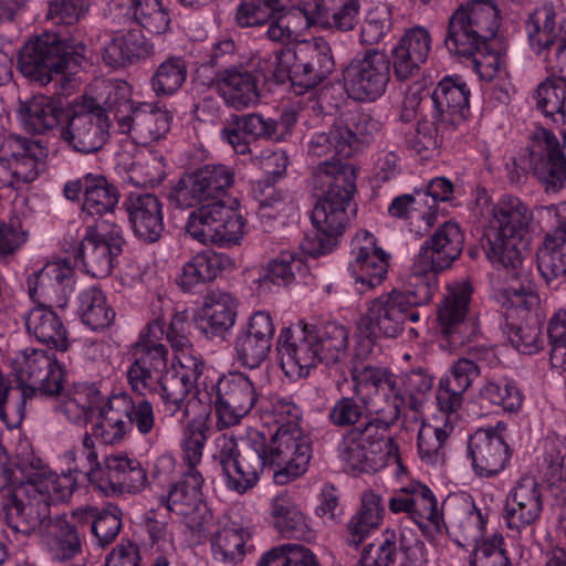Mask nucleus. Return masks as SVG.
Returning <instances> with one entry per match:
<instances>
[{"label": "nucleus", "mask_w": 566, "mask_h": 566, "mask_svg": "<svg viewBox=\"0 0 566 566\" xmlns=\"http://www.w3.org/2000/svg\"><path fill=\"white\" fill-rule=\"evenodd\" d=\"M258 413L277 426L269 441L260 432L251 436L241 450L234 437L221 434L216 441L214 459L226 485L239 494L252 489L265 469L273 472L276 483L285 484L305 473L312 458L311 438L301 427L303 411L292 397L261 399Z\"/></svg>", "instance_id": "1"}, {"label": "nucleus", "mask_w": 566, "mask_h": 566, "mask_svg": "<svg viewBox=\"0 0 566 566\" xmlns=\"http://www.w3.org/2000/svg\"><path fill=\"white\" fill-rule=\"evenodd\" d=\"M235 171L223 164H208L182 176L168 192L169 202L179 209L200 206L190 212L186 230L201 243L221 247L238 244L244 233L242 214L221 197L233 187Z\"/></svg>", "instance_id": "2"}, {"label": "nucleus", "mask_w": 566, "mask_h": 566, "mask_svg": "<svg viewBox=\"0 0 566 566\" xmlns=\"http://www.w3.org/2000/svg\"><path fill=\"white\" fill-rule=\"evenodd\" d=\"M533 214L517 197L502 196L493 206L486 255L493 264L505 270V287L501 291L503 306L528 312L539 303L536 285L518 244L528 228Z\"/></svg>", "instance_id": "3"}, {"label": "nucleus", "mask_w": 566, "mask_h": 566, "mask_svg": "<svg viewBox=\"0 0 566 566\" xmlns=\"http://www.w3.org/2000/svg\"><path fill=\"white\" fill-rule=\"evenodd\" d=\"M353 165L319 163L311 174L310 185L318 197L311 220L315 230L305 234L301 247L304 253L319 256L332 252L349 221L347 209L356 190Z\"/></svg>", "instance_id": "4"}, {"label": "nucleus", "mask_w": 566, "mask_h": 566, "mask_svg": "<svg viewBox=\"0 0 566 566\" xmlns=\"http://www.w3.org/2000/svg\"><path fill=\"white\" fill-rule=\"evenodd\" d=\"M433 295L430 287L409 274L406 292L392 290L367 303L361 328L368 338H397L409 323L420 321L419 307L429 304Z\"/></svg>", "instance_id": "5"}, {"label": "nucleus", "mask_w": 566, "mask_h": 566, "mask_svg": "<svg viewBox=\"0 0 566 566\" xmlns=\"http://www.w3.org/2000/svg\"><path fill=\"white\" fill-rule=\"evenodd\" d=\"M500 28V11L493 0H471L461 3L448 18L443 46L462 60L485 48Z\"/></svg>", "instance_id": "6"}, {"label": "nucleus", "mask_w": 566, "mask_h": 566, "mask_svg": "<svg viewBox=\"0 0 566 566\" xmlns=\"http://www.w3.org/2000/svg\"><path fill=\"white\" fill-rule=\"evenodd\" d=\"M85 51L83 42L69 43L55 33L45 32L24 44L18 64L23 76L46 85L54 74L65 70L75 72L85 60Z\"/></svg>", "instance_id": "7"}, {"label": "nucleus", "mask_w": 566, "mask_h": 566, "mask_svg": "<svg viewBox=\"0 0 566 566\" xmlns=\"http://www.w3.org/2000/svg\"><path fill=\"white\" fill-rule=\"evenodd\" d=\"M275 74L287 77L296 94H304L325 81L335 69L329 43L323 38H314L283 49L276 54Z\"/></svg>", "instance_id": "8"}, {"label": "nucleus", "mask_w": 566, "mask_h": 566, "mask_svg": "<svg viewBox=\"0 0 566 566\" xmlns=\"http://www.w3.org/2000/svg\"><path fill=\"white\" fill-rule=\"evenodd\" d=\"M105 104L117 123L118 132L139 144L157 142L170 129L172 115L148 103L135 105L126 85L112 86Z\"/></svg>", "instance_id": "9"}, {"label": "nucleus", "mask_w": 566, "mask_h": 566, "mask_svg": "<svg viewBox=\"0 0 566 566\" xmlns=\"http://www.w3.org/2000/svg\"><path fill=\"white\" fill-rule=\"evenodd\" d=\"M463 247L464 233L457 222L447 221L440 224L420 247L409 274L436 294L439 287L438 274L460 258Z\"/></svg>", "instance_id": "10"}, {"label": "nucleus", "mask_w": 566, "mask_h": 566, "mask_svg": "<svg viewBox=\"0 0 566 566\" xmlns=\"http://www.w3.org/2000/svg\"><path fill=\"white\" fill-rule=\"evenodd\" d=\"M126 240L115 220H95L86 226L85 234L75 249V259L93 277H107L122 254Z\"/></svg>", "instance_id": "11"}, {"label": "nucleus", "mask_w": 566, "mask_h": 566, "mask_svg": "<svg viewBox=\"0 0 566 566\" xmlns=\"http://www.w3.org/2000/svg\"><path fill=\"white\" fill-rule=\"evenodd\" d=\"M111 116L106 104L103 107L93 97H84L66 111L61 137L75 151L97 153L107 142Z\"/></svg>", "instance_id": "12"}, {"label": "nucleus", "mask_w": 566, "mask_h": 566, "mask_svg": "<svg viewBox=\"0 0 566 566\" xmlns=\"http://www.w3.org/2000/svg\"><path fill=\"white\" fill-rule=\"evenodd\" d=\"M390 59L385 51L369 49L356 55L343 70L347 95L358 102L379 98L390 81Z\"/></svg>", "instance_id": "13"}, {"label": "nucleus", "mask_w": 566, "mask_h": 566, "mask_svg": "<svg viewBox=\"0 0 566 566\" xmlns=\"http://www.w3.org/2000/svg\"><path fill=\"white\" fill-rule=\"evenodd\" d=\"M218 424L229 428L240 423L261 399L252 380L243 373H229L210 384Z\"/></svg>", "instance_id": "14"}, {"label": "nucleus", "mask_w": 566, "mask_h": 566, "mask_svg": "<svg viewBox=\"0 0 566 566\" xmlns=\"http://www.w3.org/2000/svg\"><path fill=\"white\" fill-rule=\"evenodd\" d=\"M472 287L467 282L448 287L438 308L441 334L450 347L458 348L471 343L480 333L478 323L468 316Z\"/></svg>", "instance_id": "15"}, {"label": "nucleus", "mask_w": 566, "mask_h": 566, "mask_svg": "<svg viewBox=\"0 0 566 566\" xmlns=\"http://www.w3.org/2000/svg\"><path fill=\"white\" fill-rule=\"evenodd\" d=\"M203 483L200 471H185L158 497L159 504L170 513L189 518V525L193 530L202 531L212 520L211 511L203 501Z\"/></svg>", "instance_id": "16"}, {"label": "nucleus", "mask_w": 566, "mask_h": 566, "mask_svg": "<svg viewBox=\"0 0 566 566\" xmlns=\"http://www.w3.org/2000/svg\"><path fill=\"white\" fill-rule=\"evenodd\" d=\"M306 323L283 327L276 339L279 365L291 380L306 378L319 361V355Z\"/></svg>", "instance_id": "17"}, {"label": "nucleus", "mask_w": 566, "mask_h": 566, "mask_svg": "<svg viewBox=\"0 0 566 566\" xmlns=\"http://www.w3.org/2000/svg\"><path fill=\"white\" fill-rule=\"evenodd\" d=\"M64 196L72 201L83 193L82 213L96 220H114L119 201L117 187L101 174H86L64 185Z\"/></svg>", "instance_id": "18"}, {"label": "nucleus", "mask_w": 566, "mask_h": 566, "mask_svg": "<svg viewBox=\"0 0 566 566\" xmlns=\"http://www.w3.org/2000/svg\"><path fill=\"white\" fill-rule=\"evenodd\" d=\"M543 511L542 493L535 478L522 476L512 490L502 516L512 532L521 537L525 532V541L534 537L533 525L539 520Z\"/></svg>", "instance_id": "19"}, {"label": "nucleus", "mask_w": 566, "mask_h": 566, "mask_svg": "<svg viewBox=\"0 0 566 566\" xmlns=\"http://www.w3.org/2000/svg\"><path fill=\"white\" fill-rule=\"evenodd\" d=\"M65 500H54L53 495L35 490L24 491L23 496L13 494L6 505L7 525L15 533L30 536L39 533L49 525L53 516L51 515V505Z\"/></svg>", "instance_id": "20"}, {"label": "nucleus", "mask_w": 566, "mask_h": 566, "mask_svg": "<svg viewBox=\"0 0 566 566\" xmlns=\"http://www.w3.org/2000/svg\"><path fill=\"white\" fill-rule=\"evenodd\" d=\"M531 165L547 186L560 188L566 180V130L563 144L546 128L534 132L530 144Z\"/></svg>", "instance_id": "21"}, {"label": "nucleus", "mask_w": 566, "mask_h": 566, "mask_svg": "<svg viewBox=\"0 0 566 566\" xmlns=\"http://www.w3.org/2000/svg\"><path fill=\"white\" fill-rule=\"evenodd\" d=\"M96 485L106 496H123L142 493L149 481L147 470L138 459L114 453L105 458Z\"/></svg>", "instance_id": "22"}, {"label": "nucleus", "mask_w": 566, "mask_h": 566, "mask_svg": "<svg viewBox=\"0 0 566 566\" xmlns=\"http://www.w3.org/2000/svg\"><path fill=\"white\" fill-rule=\"evenodd\" d=\"M274 333L275 325L270 313L254 312L235 336L237 360L250 369L260 367L270 354Z\"/></svg>", "instance_id": "23"}, {"label": "nucleus", "mask_w": 566, "mask_h": 566, "mask_svg": "<svg viewBox=\"0 0 566 566\" xmlns=\"http://www.w3.org/2000/svg\"><path fill=\"white\" fill-rule=\"evenodd\" d=\"M352 255L348 272L364 287L360 293L382 283L388 272L389 254L377 247L373 233L361 231L355 235L352 240Z\"/></svg>", "instance_id": "24"}, {"label": "nucleus", "mask_w": 566, "mask_h": 566, "mask_svg": "<svg viewBox=\"0 0 566 566\" xmlns=\"http://www.w3.org/2000/svg\"><path fill=\"white\" fill-rule=\"evenodd\" d=\"M431 117L455 130L470 115V88L461 76H446L431 93Z\"/></svg>", "instance_id": "25"}, {"label": "nucleus", "mask_w": 566, "mask_h": 566, "mask_svg": "<svg viewBox=\"0 0 566 566\" xmlns=\"http://www.w3.org/2000/svg\"><path fill=\"white\" fill-rule=\"evenodd\" d=\"M359 10L358 0H303L295 8L304 17L306 27L321 25L338 32L355 29Z\"/></svg>", "instance_id": "26"}, {"label": "nucleus", "mask_w": 566, "mask_h": 566, "mask_svg": "<svg viewBox=\"0 0 566 566\" xmlns=\"http://www.w3.org/2000/svg\"><path fill=\"white\" fill-rule=\"evenodd\" d=\"M468 455L476 475L492 478L509 464L511 450L495 429H479L469 438Z\"/></svg>", "instance_id": "27"}, {"label": "nucleus", "mask_w": 566, "mask_h": 566, "mask_svg": "<svg viewBox=\"0 0 566 566\" xmlns=\"http://www.w3.org/2000/svg\"><path fill=\"white\" fill-rule=\"evenodd\" d=\"M429 30L417 25L405 31L391 50L394 74L399 81L413 78L431 51Z\"/></svg>", "instance_id": "28"}, {"label": "nucleus", "mask_w": 566, "mask_h": 566, "mask_svg": "<svg viewBox=\"0 0 566 566\" xmlns=\"http://www.w3.org/2000/svg\"><path fill=\"white\" fill-rule=\"evenodd\" d=\"M237 301L232 294L221 290H211L196 319L197 328L208 338L224 339L237 318Z\"/></svg>", "instance_id": "29"}, {"label": "nucleus", "mask_w": 566, "mask_h": 566, "mask_svg": "<svg viewBox=\"0 0 566 566\" xmlns=\"http://www.w3.org/2000/svg\"><path fill=\"white\" fill-rule=\"evenodd\" d=\"M19 469L25 480L24 491L50 493L54 500H69L76 489L73 473L57 475L39 457L28 454L21 458Z\"/></svg>", "instance_id": "30"}, {"label": "nucleus", "mask_w": 566, "mask_h": 566, "mask_svg": "<svg viewBox=\"0 0 566 566\" xmlns=\"http://www.w3.org/2000/svg\"><path fill=\"white\" fill-rule=\"evenodd\" d=\"M125 208L135 235L145 243L157 242L164 232L163 203L155 195H130Z\"/></svg>", "instance_id": "31"}, {"label": "nucleus", "mask_w": 566, "mask_h": 566, "mask_svg": "<svg viewBox=\"0 0 566 566\" xmlns=\"http://www.w3.org/2000/svg\"><path fill=\"white\" fill-rule=\"evenodd\" d=\"M377 417L368 420L349 430L350 437L358 439L370 454H385L386 457L398 458V444L389 436V429L394 426L401 415L395 412L390 406H385L376 410Z\"/></svg>", "instance_id": "32"}, {"label": "nucleus", "mask_w": 566, "mask_h": 566, "mask_svg": "<svg viewBox=\"0 0 566 566\" xmlns=\"http://www.w3.org/2000/svg\"><path fill=\"white\" fill-rule=\"evenodd\" d=\"M212 82L224 103L237 111L259 102L256 77L243 67L230 66L220 70Z\"/></svg>", "instance_id": "33"}, {"label": "nucleus", "mask_w": 566, "mask_h": 566, "mask_svg": "<svg viewBox=\"0 0 566 566\" xmlns=\"http://www.w3.org/2000/svg\"><path fill=\"white\" fill-rule=\"evenodd\" d=\"M41 539L54 562L66 563L83 553L85 536L65 515H55L42 531Z\"/></svg>", "instance_id": "34"}, {"label": "nucleus", "mask_w": 566, "mask_h": 566, "mask_svg": "<svg viewBox=\"0 0 566 566\" xmlns=\"http://www.w3.org/2000/svg\"><path fill=\"white\" fill-rule=\"evenodd\" d=\"M528 44L536 55L556 48L566 36L562 22L552 7L543 6L534 9L524 22Z\"/></svg>", "instance_id": "35"}, {"label": "nucleus", "mask_w": 566, "mask_h": 566, "mask_svg": "<svg viewBox=\"0 0 566 566\" xmlns=\"http://www.w3.org/2000/svg\"><path fill=\"white\" fill-rule=\"evenodd\" d=\"M155 53L151 42L139 31L117 33L105 44L102 59L111 67L119 69L145 60Z\"/></svg>", "instance_id": "36"}, {"label": "nucleus", "mask_w": 566, "mask_h": 566, "mask_svg": "<svg viewBox=\"0 0 566 566\" xmlns=\"http://www.w3.org/2000/svg\"><path fill=\"white\" fill-rule=\"evenodd\" d=\"M233 268L234 262L227 254L212 250L202 251L182 265L177 283L182 291L190 292L197 285L211 282L223 271Z\"/></svg>", "instance_id": "37"}, {"label": "nucleus", "mask_w": 566, "mask_h": 566, "mask_svg": "<svg viewBox=\"0 0 566 566\" xmlns=\"http://www.w3.org/2000/svg\"><path fill=\"white\" fill-rule=\"evenodd\" d=\"M132 410L125 397L120 392L107 397L98 408V420L93 430L106 444H116L132 431V420L128 411Z\"/></svg>", "instance_id": "38"}, {"label": "nucleus", "mask_w": 566, "mask_h": 566, "mask_svg": "<svg viewBox=\"0 0 566 566\" xmlns=\"http://www.w3.org/2000/svg\"><path fill=\"white\" fill-rule=\"evenodd\" d=\"M25 326L39 343L60 352L67 350V329L51 306L39 304L32 308L25 318Z\"/></svg>", "instance_id": "39"}, {"label": "nucleus", "mask_w": 566, "mask_h": 566, "mask_svg": "<svg viewBox=\"0 0 566 566\" xmlns=\"http://www.w3.org/2000/svg\"><path fill=\"white\" fill-rule=\"evenodd\" d=\"M307 327L321 364L333 366L347 356L349 331L343 324L327 321L316 325L307 324Z\"/></svg>", "instance_id": "40"}, {"label": "nucleus", "mask_w": 566, "mask_h": 566, "mask_svg": "<svg viewBox=\"0 0 566 566\" xmlns=\"http://www.w3.org/2000/svg\"><path fill=\"white\" fill-rule=\"evenodd\" d=\"M103 400L104 395L97 384H75L55 406V410L64 415L67 421L83 426L91 421L94 410H98Z\"/></svg>", "instance_id": "41"}, {"label": "nucleus", "mask_w": 566, "mask_h": 566, "mask_svg": "<svg viewBox=\"0 0 566 566\" xmlns=\"http://www.w3.org/2000/svg\"><path fill=\"white\" fill-rule=\"evenodd\" d=\"M163 335L164 322L154 319L148 323L146 332L140 334L132 350L133 363L147 368L157 377H161L167 367L168 350L164 344L159 343Z\"/></svg>", "instance_id": "42"}, {"label": "nucleus", "mask_w": 566, "mask_h": 566, "mask_svg": "<svg viewBox=\"0 0 566 566\" xmlns=\"http://www.w3.org/2000/svg\"><path fill=\"white\" fill-rule=\"evenodd\" d=\"M433 377L427 368L417 367L396 375L397 397L392 398L390 407L395 412L402 415L408 407L410 410H418L423 397L432 390Z\"/></svg>", "instance_id": "43"}, {"label": "nucleus", "mask_w": 566, "mask_h": 566, "mask_svg": "<svg viewBox=\"0 0 566 566\" xmlns=\"http://www.w3.org/2000/svg\"><path fill=\"white\" fill-rule=\"evenodd\" d=\"M426 197L418 189H415L411 193L397 196L388 207V214L407 221L411 231H415L418 235H423L436 223V216L426 207Z\"/></svg>", "instance_id": "44"}, {"label": "nucleus", "mask_w": 566, "mask_h": 566, "mask_svg": "<svg viewBox=\"0 0 566 566\" xmlns=\"http://www.w3.org/2000/svg\"><path fill=\"white\" fill-rule=\"evenodd\" d=\"M65 116L57 103L48 96H33L20 105L19 117L31 134H44L56 127Z\"/></svg>", "instance_id": "45"}, {"label": "nucleus", "mask_w": 566, "mask_h": 566, "mask_svg": "<svg viewBox=\"0 0 566 566\" xmlns=\"http://www.w3.org/2000/svg\"><path fill=\"white\" fill-rule=\"evenodd\" d=\"M536 256L537 269L547 283L566 275V220L546 234Z\"/></svg>", "instance_id": "46"}, {"label": "nucleus", "mask_w": 566, "mask_h": 566, "mask_svg": "<svg viewBox=\"0 0 566 566\" xmlns=\"http://www.w3.org/2000/svg\"><path fill=\"white\" fill-rule=\"evenodd\" d=\"M117 6L130 22L153 34L166 32L170 17L160 0H118Z\"/></svg>", "instance_id": "47"}, {"label": "nucleus", "mask_w": 566, "mask_h": 566, "mask_svg": "<svg viewBox=\"0 0 566 566\" xmlns=\"http://www.w3.org/2000/svg\"><path fill=\"white\" fill-rule=\"evenodd\" d=\"M271 515L277 532L287 538L310 539V528L305 515L287 493H280L271 504Z\"/></svg>", "instance_id": "48"}, {"label": "nucleus", "mask_w": 566, "mask_h": 566, "mask_svg": "<svg viewBox=\"0 0 566 566\" xmlns=\"http://www.w3.org/2000/svg\"><path fill=\"white\" fill-rule=\"evenodd\" d=\"M346 137H348V132L339 128L336 122L327 132H317L311 135L307 142V155L312 158L326 157L322 163L350 165L344 160L350 157L349 146L345 143Z\"/></svg>", "instance_id": "49"}, {"label": "nucleus", "mask_w": 566, "mask_h": 566, "mask_svg": "<svg viewBox=\"0 0 566 566\" xmlns=\"http://www.w3.org/2000/svg\"><path fill=\"white\" fill-rule=\"evenodd\" d=\"M352 381L354 391L357 396H363L365 389L373 390L376 395L384 398L386 406L391 405L392 398L397 397L396 375L387 368L365 365L352 369Z\"/></svg>", "instance_id": "50"}, {"label": "nucleus", "mask_w": 566, "mask_h": 566, "mask_svg": "<svg viewBox=\"0 0 566 566\" xmlns=\"http://www.w3.org/2000/svg\"><path fill=\"white\" fill-rule=\"evenodd\" d=\"M188 62L181 55H170L154 70L149 84L157 97H169L181 90L188 78Z\"/></svg>", "instance_id": "51"}, {"label": "nucleus", "mask_w": 566, "mask_h": 566, "mask_svg": "<svg viewBox=\"0 0 566 566\" xmlns=\"http://www.w3.org/2000/svg\"><path fill=\"white\" fill-rule=\"evenodd\" d=\"M250 537V533L243 527H221L210 537L213 558L230 565L240 563L247 553V542Z\"/></svg>", "instance_id": "52"}, {"label": "nucleus", "mask_w": 566, "mask_h": 566, "mask_svg": "<svg viewBox=\"0 0 566 566\" xmlns=\"http://www.w3.org/2000/svg\"><path fill=\"white\" fill-rule=\"evenodd\" d=\"M295 8H289L283 0H247L239 4L235 21L241 28L258 27L282 14H300Z\"/></svg>", "instance_id": "53"}, {"label": "nucleus", "mask_w": 566, "mask_h": 566, "mask_svg": "<svg viewBox=\"0 0 566 566\" xmlns=\"http://www.w3.org/2000/svg\"><path fill=\"white\" fill-rule=\"evenodd\" d=\"M78 303L82 322L93 331L104 329L115 319V311L108 304L104 292L96 286L82 291Z\"/></svg>", "instance_id": "54"}, {"label": "nucleus", "mask_w": 566, "mask_h": 566, "mask_svg": "<svg viewBox=\"0 0 566 566\" xmlns=\"http://www.w3.org/2000/svg\"><path fill=\"white\" fill-rule=\"evenodd\" d=\"M192 387L186 382L185 376H180L175 369L166 370L160 377L154 394L160 397L164 412L174 417L181 411L182 416L187 415L186 397Z\"/></svg>", "instance_id": "55"}, {"label": "nucleus", "mask_w": 566, "mask_h": 566, "mask_svg": "<svg viewBox=\"0 0 566 566\" xmlns=\"http://www.w3.org/2000/svg\"><path fill=\"white\" fill-rule=\"evenodd\" d=\"M443 123L423 118L417 123L415 132L407 137L406 143L409 149L420 155L422 158H430L438 153L447 135L454 132L444 129Z\"/></svg>", "instance_id": "56"}, {"label": "nucleus", "mask_w": 566, "mask_h": 566, "mask_svg": "<svg viewBox=\"0 0 566 566\" xmlns=\"http://www.w3.org/2000/svg\"><path fill=\"white\" fill-rule=\"evenodd\" d=\"M479 397L491 406L503 411L517 412L523 403V394L514 380L507 378L489 379L480 388Z\"/></svg>", "instance_id": "57"}, {"label": "nucleus", "mask_w": 566, "mask_h": 566, "mask_svg": "<svg viewBox=\"0 0 566 566\" xmlns=\"http://www.w3.org/2000/svg\"><path fill=\"white\" fill-rule=\"evenodd\" d=\"M536 107L555 123H565L566 82L552 75L542 82L535 93Z\"/></svg>", "instance_id": "58"}, {"label": "nucleus", "mask_w": 566, "mask_h": 566, "mask_svg": "<svg viewBox=\"0 0 566 566\" xmlns=\"http://www.w3.org/2000/svg\"><path fill=\"white\" fill-rule=\"evenodd\" d=\"M411 520L420 527L429 523L437 532L444 526L443 515L438 510L433 492L424 484L413 482Z\"/></svg>", "instance_id": "59"}, {"label": "nucleus", "mask_w": 566, "mask_h": 566, "mask_svg": "<svg viewBox=\"0 0 566 566\" xmlns=\"http://www.w3.org/2000/svg\"><path fill=\"white\" fill-rule=\"evenodd\" d=\"M503 335L520 353L532 355L544 346V337L539 321H527L524 325H515L505 321L502 325Z\"/></svg>", "instance_id": "60"}, {"label": "nucleus", "mask_w": 566, "mask_h": 566, "mask_svg": "<svg viewBox=\"0 0 566 566\" xmlns=\"http://www.w3.org/2000/svg\"><path fill=\"white\" fill-rule=\"evenodd\" d=\"M403 535L387 528L375 543L367 544L361 552L359 566H390L397 557V543L402 544Z\"/></svg>", "instance_id": "61"}, {"label": "nucleus", "mask_w": 566, "mask_h": 566, "mask_svg": "<svg viewBox=\"0 0 566 566\" xmlns=\"http://www.w3.org/2000/svg\"><path fill=\"white\" fill-rule=\"evenodd\" d=\"M256 566H321L311 549L298 544H283L262 555Z\"/></svg>", "instance_id": "62"}, {"label": "nucleus", "mask_w": 566, "mask_h": 566, "mask_svg": "<svg viewBox=\"0 0 566 566\" xmlns=\"http://www.w3.org/2000/svg\"><path fill=\"white\" fill-rule=\"evenodd\" d=\"M209 431L210 427L201 419H193L185 427L181 448L186 471H199L197 467L201 462Z\"/></svg>", "instance_id": "63"}, {"label": "nucleus", "mask_w": 566, "mask_h": 566, "mask_svg": "<svg viewBox=\"0 0 566 566\" xmlns=\"http://www.w3.org/2000/svg\"><path fill=\"white\" fill-rule=\"evenodd\" d=\"M303 258L291 251H282L272 259L266 268V277L276 285H290L295 281L296 274L306 272Z\"/></svg>", "instance_id": "64"}]
</instances>
